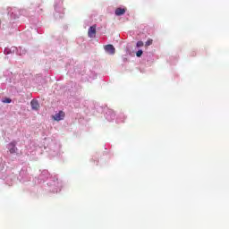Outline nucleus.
Listing matches in <instances>:
<instances>
[{
    "mask_svg": "<svg viewBox=\"0 0 229 229\" xmlns=\"http://www.w3.org/2000/svg\"><path fill=\"white\" fill-rule=\"evenodd\" d=\"M65 118V113L64 111H59L53 116L54 121H64Z\"/></svg>",
    "mask_w": 229,
    "mask_h": 229,
    "instance_id": "f257e3e1",
    "label": "nucleus"
},
{
    "mask_svg": "<svg viewBox=\"0 0 229 229\" xmlns=\"http://www.w3.org/2000/svg\"><path fill=\"white\" fill-rule=\"evenodd\" d=\"M96 25H93L91 27H89V30H88V37H89V38H96Z\"/></svg>",
    "mask_w": 229,
    "mask_h": 229,
    "instance_id": "f03ea898",
    "label": "nucleus"
},
{
    "mask_svg": "<svg viewBox=\"0 0 229 229\" xmlns=\"http://www.w3.org/2000/svg\"><path fill=\"white\" fill-rule=\"evenodd\" d=\"M104 49L108 55H115V47H114V45H106Z\"/></svg>",
    "mask_w": 229,
    "mask_h": 229,
    "instance_id": "7ed1b4c3",
    "label": "nucleus"
},
{
    "mask_svg": "<svg viewBox=\"0 0 229 229\" xmlns=\"http://www.w3.org/2000/svg\"><path fill=\"white\" fill-rule=\"evenodd\" d=\"M114 13L117 17H121V15H124V13H126V8L118 7L115 9Z\"/></svg>",
    "mask_w": 229,
    "mask_h": 229,
    "instance_id": "20e7f679",
    "label": "nucleus"
},
{
    "mask_svg": "<svg viewBox=\"0 0 229 229\" xmlns=\"http://www.w3.org/2000/svg\"><path fill=\"white\" fill-rule=\"evenodd\" d=\"M30 106L32 110H38L40 108V105H38V101L37 100H31Z\"/></svg>",
    "mask_w": 229,
    "mask_h": 229,
    "instance_id": "39448f33",
    "label": "nucleus"
},
{
    "mask_svg": "<svg viewBox=\"0 0 229 229\" xmlns=\"http://www.w3.org/2000/svg\"><path fill=\"white\" fill-rule=\"evenodd\" d=\"M153 44V39H148L146 41L145 46L146 47H148V46H151Z\"/></svg>",
    "mask_w": 229,
    "mask_h": 229,
    "instance_id": "423d86ee",
    "label": "nucleus"
},
{
    "mask_svg": "<svg viewBox=\"0 0 229 229\" xmlns=\"http://www.w3.org/2000/svg\"><path fill=\"white\" fill-rule=\"evenodd\" d=\"M15 151H17V148H15V146H13L11 148H10V153L12 155H13V153H15Z\"/></svg>",
    "mask_w": 229,
    "mask_h": 229,
    "instance_id": "0eeeda50",
    "label": "nucleus"
},
{
    "mask_svg": "<svg viewBox=\"0 0 229 229\" xmlns=\"http://www.w3.org/2000/svg\"><path fill=\"white\" fill-rule=\"evenodd\" d=\"M137 47H144V42L142 41H138L136 44Z\"/></svg>",
    "mask_w": 229,
    "mask_h": 229,
    "instance_id": "6e6552de",
    "label": "nucleus"
},
{
    "mask_svg": "<svg viewBox=\"0 0 229 229\" xmlns=\"http://www.w3.org/2000/svg\"><path fill=\"white\" fill-rule=\"evenodd\" d=\"M142 50H138L136 53V56H138V58H140V56H142Z\"/></svg>",
    "mask_w": 229,
    "mask_h": 229,
    "instance_id": "1a4fd4ad",
    "label": "nucleus"
},
{
    "mask_svg": "<svg viewBox=\"0 0 229 229\" xmlns=\"http://www.w3.org/2000/svg\"><path fill=\"white\" fill-rule=\"evenodd\" d=\"M2 102H4V103H12V98H5Z\"/></svg>",
    "mask_w": 229,
    "mask_h": 229,
    "instance_id": "9d476101",
    "label": "nucleus"
},
{
    "mask_svg": "<svg viewBox=\"0 0 229 229\" xmlns=\"http://www.w3.org/2000/svg\"><path fill=\"white\" fill-rule=\"evenodd\" d=\"M0 24H1V21H0Z\"/></svg>",
    "mask_w": 229,
    "mask_h": 229,
    "instance_id": "9b49d317",
    "label": "nucleus"
}]
</instances>
